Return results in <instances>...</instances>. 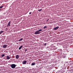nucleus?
I'll return each instance as SVG.
<instances>
[{
	"label": "nucleus",
	"instance_id": "6e6552de",
	"mask_svg": "<svg viewBox=\"0 0 73 73\" xmlns=\"http://www.w3.org/2000/svg\"><path fill=\"white\" fill-rule=\"evenodd\" d=\"M7 60H9V59L11 58V57L8 56H7Z\"/></svg>",
	"mask_w": 73,
	"mask_h": 73
},
{
	"label": "nucleus",
	"instance_id": "39448f33",
	"mask_svg": "<svg viewBox=\"0 0 73 73\" xmlns=\"http://www.w3.org/2000/svg\"><path fill=\"white\" fill-rule=\"evenodd\" d=\"M11 26V21L9 22L7 25V27H10Z\"/></svg>",
	"mask_w": 73,
	"mask_h": 73
},
{
	"label": "nucleus",
	"instance_id": "dca6fc26",
	"mask_svg": "<svg viewBox=\"0 0 73 73\" xmlns=\"http://www.w3.org/2000/svg\"><path fill=\"white\" fill-rule=\"evenodd\" d=\"M38 31H40L41 32V31H42V29H39L38 30Z\"/></svg>",
	"mask_w": 73,
	"mask_h": 73
},
{
	"label": "nucleus",
	"instance_id": "20e7f679",
	"mask_svg": "<svg viewBox=\"0 0 73 73\" xmlns=\"http://www.w3.org/2000/svg\"><path fill=\"white\" fill-rule=\"evenodd\" d=\"M7 47V45L6 44H4L3 45V48H6Z\"/></svg>",
	"mask_w": 73,
	"mask_h": 73
},
{
	"label": "nucleus",
	"instance_id": "f3484780",
	"mask_svg": "<svg viewBox=\"0 0 73 73\" xmlns=\"http://www.w3.org/2000/svg\"><path fill=\"white\" fill-rule=\"evenodd\" d=\"M27 49H25V52H27Z\"/></svg>",
	"mask_w": 73,
	"mask_h": 73
},
{
	"label": "nucleus",
	"instance_id": "4468645a",
	"mask_svg": "<svg viewBox=\"0 0 73 73\" xmlns=\"http://www.w3.org/2000/svg\"><path fill=\"white\" fill-rule=\"evenodd\" d=\"M46 28H47V27L46 26H45L44 27V29H45Z\"/></svg>",
	"mask_w": 73,
	"mask_h": 73
},
{
	"label": "nucleus",
	"instance_id": "423d86ee",
	"mask_svg": "<svg viewBox=\"0 0 73 73\" xmlns=\"http://www.w3.org/2000/svg\"><path fill=\"white\" fill-rule=\"evenodd\" d=\"M27 61L26 60H25L23 62V64H27Z\"/></svg>",
	"mask_w": 73,
	"mask_h": 73
},
{
	"label": "nucleus",
	"instance_id": "ddd939ff",
	"mask_svg": "<svg viewBox=\"0 0 73 73\" xmlns=\"http://www.w3.org/2000/svg\"><path fill=\"white\" fill-rule=\"evenodd\" d=\"M4 56H5V55L4 54H2L1 56V57H4Z\"/></svg>",
	"mask_w": 73,
	"mask_h": 73
},
{
	"label": "nucleus",
	"instance_id": "f8f14e48",
	"mask_svg": "<svg viewBox=\"0 0 73 73\" xmlns=\"http://www.w3.org/2000/svg\"><path fill=\"white\" fill-rule=\"evenodd\" d=\"M4 32V31H1L0 32V35L2 33H3Z\"/></svg>",
	"mask_w": 73,
	"mask_h": 73
},
{
	"label": "nucleus",
	"instance_id": "9b49d317",
	"mask_svg": "<svg viewBox=\"0 0 73 73\" xmlns=\"http://www.w3.org/2000/svg\"><path fill=\"white\" fill-rule=\"evenodd\" d=\"M22 40H23V39L21 38L19 40V41H22Z\"/></svg>",
	"mask_w": 73,
	"mask_h": 73
},
{
	"label": "nucleus",
	"instance_id": "7ed1b4c3",
	"mask_svg": "<svg viewBox=\"0 0 73 73\" xmlns=\"http://www.w3.org/2000/svg\"><path fill=\"white\" fill-rule=\"evenodd\" d=\"M59 28V27L58 26L57 27H55V28H54L53 29L54 30V31H56V30H57V29H58Z\"/></svg>",
	"mask_w": 73,
	"mask_h": 73
},
{
	"label": "nucleus",
	"instance_id": "aec40b11",
	"mask_svg": "<svg viewBox=\"0 0 73 73\" xmlns=\"http://www.w3.org/2000/svg\"><path fill=\"white\" fill-rule=\"evenodd\" d=\"M49 19H48L46 21L47 22L48 21H49Z\"/></svg>",
	"mask_w": 73,
	"mask_h": 73
},
{
	"label": "nucleus",
	"instance_id": "a211bd4d",
	"mask_svg": "<svg viewBox=\"0 0 73 73\" xmlns=\"http://www.w3.org/2000/svg\"><path fill=\"white\" fill-rule=\"evenodd\" d=\"M3 6H2L1 7H0V8H3Z\"/></svg>",
	"mask_w": 73,
	"mask_h": 73
},
{
	"label": "nucleus",
	"instance_id": "0eeeda50",
	"mask_svg": "<svg viewBox=\"0 0 73 73\" xmlns=\"http://www.w3.org/2000/svg\"><path fill=\"white\" fill-rule=\"evenodd\" d=\"M19 57L20 56H19V55H17L16 56V58H17V59H18V58H19Z\"/></svg>",
	"mask_w": 73,
	"mask_h": 73
},
{
	"label": "nucleus",
	"instance_id": "f257e3e1",
	"mask_svg": "<svg viewBox=\"0 0 73 73\" xmlns=\"http://www.w3.org/2000/svg\"><path fill=\"white\" fill-rule=\"evenodd\" d=\"M11 66L12 68H13V69H14V68H16V65L15 64H13L10 65Z\"/></svg>",
	"mask_w": 73,
	"mask_h": 73
},
{
	"label": "nucleus",
	"instance_id": "6ab92c4d",
	"mask_svg": "<svg viewBox=\"0 0 73 73\" xmlns=\"http://www.w3.org/2000/svg\"><path fill=\"white\" fill-rule=\"evenodd\" d=\"M29 15H31L32 14V12H30L29 13Z\"/></svg>",
	"mask_w": 73,
	"mask_h": 73
},
{
	"label": "nucleus",
	"instance_id": "2eb2a0df",
	"mask_svg": "<svg viewBox=\"0 0 73 73\" xmlns=\"http://www.w3.org/2000/svg\"><path fill=\"white\" fill-rule=\"evenodd\" d=\"M38 11H42V9L38 10Z\"/></svg>",
	"mask_w": 73,
	"mask_h": 73
},
{
	"label": "nucleus",
	"instance_id": "1a4fd4ad",
	"mask_svg": "<svg viewBox=\"0 0 73 73\" xmlns=\"http://www.w3.org/2000/svg\"><path fill=\"white\" fill-rule=\"evenodd\" d=\"M22 47H23V46H21L19 48V50H20V49H21V48H22Z\"/></svg>",
	"mask_w": 73,
	"mask_h": 73
},
{
	"label": "nucleus",
	"instance_id": "4be33fe9",
	"mask_svg": "<svg viewBox=\"0 0 73 73\" xmlns=\"http://www.w3.org/2000/svg\"><path fill=\"white\" fill-rule=\"evenodd\" d=\"M64 46H63V48H65V47Z\"/></svg>",
	"mask_w": 73,
	"mask_h": 73
},
{
	"label": "nucleus",
	"instance_id": "f03ea898",
	"mask_svg": "<svg viewBox=\"0 0 73 73\" xmlns=\"http://www.w3.org/2000/svg\"><path fill=\"white\" fill-rule=\"evenodd\" d=\"M40 31H36L35 33V35H38L40 34Z\"/></svg>",
	"mask_w": 73,
	"mask_h": 73
},
{
	"label": "nucleus",
	"instance_id": "9d476101",
	"mask_svg": "<svg viewBox=\"0 0 73 73\" xmlns=\"http://www.w3.org/2000/svg\"><path fill=\"white\" fill-rule=\"evenodd\" d=\"M36 65V63H32L31 64V65H32V66H33V65Z\"/></svg>",
	"mask_w": 73,
	"mask_h": 73
},
{
	"label": "nucleus",
	"instance_id": "412c9836",
	"mask_svg": "<svg viewBox=\"0 0 73 73\" xmlns=\"http://www.w3.org/2000/svg\"><path fill=\"white\" fill-rule=\"evenodd\" d=\"M46 45V43H45L44 44V46H45Z\"/></svg>",
	"mask_w": 73,
	"mask_h": 73
}]
</instances>
